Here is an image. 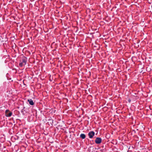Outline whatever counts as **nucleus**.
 <instances>
[{
	"instance_id": "nucleus-1",
	"label": "nucleus",
	"mask_w": 152,
	"mask_h": 152,
	"mask_svg": "<svg viewBox=\"0 0 152 152\" xmlns=\"http://www.w3.org/2000/svg\"><path fill=\"white\" fill-rule=\"evenodd\" d=\"M5 114L6 117H10L12 115V113L10 112L9 110H6L5 111Z\"/></svg>"
},
{
	"instance_id": "nucleus-2",
	"label": "nucleus",
	"mask_w": 152,
	"mask_h": 152,
	"mask_svg": "<svg viewBox=\"0 0 152 152\" xmlns=\"http://www.w3.org/2000/svg\"><path fill=\"white\" fill-rule=\"evenodd\" d=\"M102 141L101 138L100 137H97L95 139V142L97 144L100 143Z\"/></svg>"
},
{
	"instance_id": "nucleus-3",
	"label": "nucleus",
	"mask_w": 152,
	"mask_h": 152,
	"mask_svg": "<svg viewBox=\"0 0 152 152\" xmlns=\"http://www.w3.org/2000/svg\"><path fill=\"white\" fill-rule=\"evenodd\" d=\"M95 135V133L93 131H91L88 133V135L90 138H93Z\"/></svg>"
},
{
	"instance_id": "nucleus-4",
	"label": "nucleus",
	"mask_w": 152,
	"mask_h": 152,
	"mask_svg": "<svg viewBox=\"0 0 152 152\" xmlns=\"http://www.w3.org/2000/svg\"><path fill=\"white\" fill-rule=\"evenodd\" d=\"M28 101L29 102V104L30 105H33L34 104V103L33 102V101L31 99H30V100L28 99Z\"/></svg>"
},
{
	"instance_id": "nucleus-5",
	"label": "nucleus",
	"mask_w": 152,
	"mask_h": 152,
	"mask_svg": "<svg viewBox=\"0 0 152 152\" xmlns=\"http://www.w3.org/2000/svg\"><path fill=\"white\" fill-rule=\"evenodd\" d=\"M80 137L83 139H84L86 138V135L84 134H81L80 135Z\"/></svg>"
},
{
	"instance_id": "nucleus-6",
	"label": "nucleus",
	"mask_w": 152,
	"mask_h": 152,
	"mask_svg": "<svg viewBox=\"0 0 152 152\" xmlns=\"http://www.w3.org/2000/svg\"><path fill=\"white\" fill-rule=\"evenodd\" d=\"M22 62H23L24 64H26V61L25 59H23Z\"/></svg>"
},
{
	"instance_id": "nucleus-7",
	"label": "nucleus",
	"mask_w": 152,
	"mask_h": 152,
	"mask_svg": "<svg viewBox=\"0 0 152 152\" xmlns=\"http://www.w3.org/2000/svg\"><path fill=\"white\" fill-rule=\"evenodd\" d=\"M23 65L24 64H23V62H22L20 63L19 64V65L21 67H22Z\"/></svg>"
},
{
	"instance_id": "nucleus-8",
	"label": "nucleus",
	"mask_w": 152,
	"mask_h": 152,
	"mask_svg": "<svg viewBox=\"0 0 152 152\" xmlns=\"http://www.w3.org/2000/svg\"><path fill=\"white\" fill-rule=\"evenodd\" d=\"M152 131V129H151Z\"/></svg>"
}]
</instances>
